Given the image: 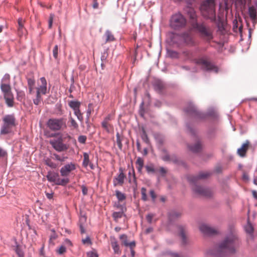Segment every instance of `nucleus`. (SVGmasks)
Masks as SVG:
<instances>
[{
  "instance_id": "obj_1",
  "label": "nucleus",
  "mask_w": 257,
  "mask_h": 257,
  "mask_svg": "<svg viewBox=\"0 0 257 257\" xmlns=\"http://www.w3.org/2000/svg\"><path fill=\"white\" fill-rule=\"evenodd\" d=\"M238 244L237 235L235 231L227 235L218 247L210 252L212 257H227L235 252V248Z\"/></svg>"
},
{
  "instance_id": "obj_2",
  "label": "nucleus",
  "mask_w": 257,
  "mask_h": 257,
  "mask_svg": "<svg viewBox=\"0 0 257 257\" xmlns=\"http://www.w3.org/2000/svg\"><path fill=\"white\" fill-rule=\"evenodd\" d=\"M200 11L202 16L212 22L216 21L215 0H205L202 2Z\"/></svg>"
},
{
  "instance_id": "obj_3",
  "label": "nucleus",
  "mask_w": 257,
  "mask_h": 257,
  "mask_svg": "<svg viewBox=\"0 0 257 257\" xmlns=\"http://www.w3.org/2000/svg\"><path fill=\"white\" fill-rule=\"evenodd\" d=\"M40 80L41 84L36 88V97L33 99V102L36 105L40 104L43 100L42 95H45L47 91V83L46 78L43 77L40 78Z\"/></svg>"
},
{
  "instance_id": "obj_4",
  "label": "nucleus",
  "mask_w": 257,
  "mask_h": 257,
  "mask_svg": "<svg viewBox=\"0 0 257 257\" xmlns=\"http://www.w3.org/2000/svg\"><path fill=\"white\" fill-rule=\"evenodd\" d=\"M186 20L181 14L178 13L173 15L170 20V27L176 30H179L185 27Z\"/></svg>"
},
{
  "instance_id": "obj_5",
  "label": "nucleus",
  "mask_w": 257,
  "mask_h": 257,
  "mask_svg": "<svg viewBox=\"0 0 257 257\" xmlns=\"http://www.w3.org/2000/svg\"><path fill=\"white\" fill-rule=\"evenodd\" d=\"M192 27L198 31L204 39L209 41L213 38L211 30L209 28L206 27L203 23H193Z\"/></svg>"
},
{
  "instance_id": "obj_6",
  "label": "nucleus",
  "mask_w": 257,
  "mask_h": 257,
  "mask_svg": "<svg viewBox=\"0 0 257 257\" xmlns=\"http://www.w3.org/2000/svg\"><path fill=\"white\" fill-rule=\"evenodd\" d=\"M47 127L53 131H58L66 127V121L64 118H50L47 122Z\"/></svg>"
},
{
  "instance_id": "obj_7",
  "label": "nucleus",
  "mask_w": 257,
  "mask_h": 257,
  "mask_svg": "<svg viewBox=\"0 0 257 257\" xmlns=\"http://www.w3.org/2000/svg\"><path fill=\"white\" fill-rule=\"evenodd\" d=\"M196 63L200 66L201 69L207 71L218 72V68L206 57H201L196 59Z\"/></svg>"
},
{
  "instance_id": "obj_8",
  "label": "nucleus",
  "mask_w": 257,
  "mask_h": 257,
  "mask_svg": "<svg viewBox=\"0 0 257 257\" xmlns=\"http://www.w3.org/2000/svg\"><path fill=\"white\" fill-rule=\"evenodd\" d=\"M1 88L4 93V98L9 107L14 105V96L11 91L10 84H1Z\"/></svg>"
},
{
  "instance_id": "obj_9",
  "label": "nucleus",
  "mask_w": 257,
  "mask_h": 257,
  "mask_svg": "<svg viewBox=\"0 0 257 257\" xmlns=\"http://www.w3.org/2000/svg\"><path fill=\"white\" fill-rule=\"evenodd\" d=\"M49 143L52 147L58 152H61L67 150V147L63 143L61 137L58 139L51 140Z\"/></svg>"
},
{
  "instance_id": "obj_10",
  "label": "nucleus",
  "mask_w": 257,
  "mask_h": 257,
  "mask_svg": "<svg viewBox=\"0 0 257 257\" xmlns=\"http://www.w3.org/2000/svg\"><path fill=\"white\" fill-rule=\"evenodd\" d=\"M193 190L195 194L200 196L210 197L213 194L212 191L210 189L201 186L195 185L193 187Z\"/></svg>"
},
{
  "instance_id": "obj_11",
  "label": "nucleus",
  "mask_w": 257,
  "mask_h": 257,
  "mask_svg": "<svg viewBox=\"0 0 257 257\" xmlns=\"http://www.w3.org/2000/svg\"><path fill=\"white\" fill-rule=\"evenodd\" d=\"M76 168V164L71 162L63 166L60 170L61 176L62 177L68 176L71 172Z\"/></svg>"
},
{
  "instance_id": "obj_12",
  "label": "nucleus",
  "mask_w": 257,
  "mask_h": 257,
  "mask_svg": "<svg viewBox=\"0 0 257 257\" xmlns=\"http://www.w3.org/2000/svg\"><path fill=\"white\" fill-rule=\"evenodd\" d=\"M199 229L203 234L208 235H215L218 233L217 229L205 224H201L199 226Z\"/></svg>"
},
{
  "instance_id": "obj_13",
  "label": "nucleus",
  "mask_w": 257,
  "mask_h": 257,
  "mask_svg": "<svg viewBox=\"0 0 257 257\" xmlns=\"http://www.w3.org/2000/svg\"><path fill=\"white\" fill-rule=\"evenodd\" d=\"M125 177L126 176L123 172V169L121 167L119 168V174L114 177L113 180L114 186H122L124 183V180Z\"/></svg>"
},
{
  "instance_id": "obj_14",
  "label": "nucleus",
  "mask_w": 257,
  "mask_h": 257,
  "mask_svg": "<svg viewBox=\"0 0 257 257\" xmlns=\"http://www.w3.org/2000/svg\"><path fill=\"white\" fill-rule=\"evenodd\" d=\"M210 175V173L209 172H201L197 176H189L188 180L190 182L195 183L199 179L206 178Z\"/></svg>"
},
{
  "instance_id": "obj_15",
  "label": "nucleus",
  "mask_w": 257,
  "mask_h": 257,
  "mask_svg": "<svg viewBox=\"0 0 257 257\" xmlns=\"http://www.w3.org/2000/svg\"><path fill=\"white\" fill-rule=\"evenodd\" d=\"M167 37L172 44H179L182 39V35L173 32L168 33Z\"/></svg>"
},
{
  "instance_id": "obj_16",
  "label": "nucleus",
  "mask_w": 257,
  "mask_h": 257,
  "mask_svg": "<svg viewBox=\"0 0 257 257\" xmlns=\"http://www.w3.org/2000/svg\"><path fill=\"white\" fill-rule=\"evenodd\" d=\"M182 39H183L184 43L188 46H193L195 44L193 38L190 33L186 32L182 34Z\"/></svg>"
},
{
  "instance_id": "obj_17",
  "label": "nucleus",
  "mask_w": 257,
  "mask_h": 257,
  "mask_svg": "<svg viewBox=\"0 0 257 257\" xmlns=\"http://www.w3.org/2000/svg\"><path fill=\"white\" fill-rule=\"evenodd\" d=\"M249 142L247 140L244 144H242L240 148L238 149L237 151V154L241 157H245L246 152L249 148Z\"/></svg>"
},
{
  "instance_id": "obj_18",
  "label": "nucleus",
  "mask_w": 257,
  "mask_h": 257,
  "mask_svg": "<svg viewBox=\"0 0 257 257\" xmlns=\"http://www.w3.org/2000/svg\"><path fill=\"white\" fill-rule=\"evenodd\" d=\"M248 14L253 23H255L257 19V4L255 7L251 6L248 8Z\"/></svg>"
},
{
  "instance_id": "obj_19",
  "label": "nucleus",
  "mask_w": 257,
  "mask_h": 257,
  "mask_svg": "<svg viewBox=\"0 0 257 257\" xmlns=\"http://www.w3.org/2000/svg\"><path fill=\"white\" fill-rule=\"evenodd\" d=\"M46 177L49 181L55 183L56 184V182L59 179V174L55 172L49 171L48 172Z\"/></svg>"
},
{
  "instance_id": "obj_20",
  "label": "nucleus",
  "mask_w": 257,
  "mask_h": 257,
  "mask_svg": "<svg viewBox=\"0 0 257 257\" xmlns=\"http://www.w3.org/2000/svg\"><path fill=\"white\" fill-rule=\"evenodd\" d=\"M4 122L11 126L15 125V118L14 115H7L3 118Z\"/></svg>"
},
{
  "instance_id": "obj_21",
  "label": "nucleus",
  "mask_w": 257,
  "mask_h": 257,
  "mask_svg": "<svg viewBox=\"0 0 257 257\" xmlns=\"http://www.w3.org/2000/svg\"><path fill=\"white\" fill-rule=\"evenodd\" d=\"M185 111L190 115L193 116L200 115L199 112L198 111L197 108L193 105H189L186 109Z\"/></svg>"
},
{
  "instance_id": "obj_22",
  "label": "nucleus",
  "mask_w": 257,
  "mask_h": 257,
  "mask_svg": "<svg viewBox=\"0 0 257 257\" xmlns=\"http://www.w3.org/2000/svg\"><path fill=\"white\" fill-rule=\"evenodd\" d=\"M178 229L179 231V235L182 239V242L183 244H186L187 242V237L186 231L184 228L182 226H179Z\"/></svg>"
},
{
  "instance_id": "obj_23",
  "label": "nucleus",
  "mask_w": 257,
  "mask_h": 257,
  "mask_svg": "<svg viewBox=\"0 0 257 257\" xmlns=\"http://www.w3.org/2000/svg\"><path fill=\"white\" fill-rule=\"evenodd\" d=\"M102 127L107 132L111 133L113 131V126L109 122L102 121L101 123Z\"/></svg>"
},
{
  "instance_id": "obj_24",
  "label": "nucleus",
  "mask_w": 257,
  "mask_h": 257,
  "mask_svg": "<svg viewBox=\"0 0 257 257\" xmlns=\"http://www.w3.org/2000/svg\"><path fill=\"white\" fill-rule=\"evenodd\" d=\"M68 104L73 111H75L80 109L81 103L78 101L71 100L69 102Z\"/></svg>"
},
{
  "instance_id": "obj_25",
  "label": "nucleus",
  "mask_w": 257,
  "mask_h": 257,
  "mask_svg": "<svg viewBox=\"0 0 257 257\" xmlns=\"http://www.w3.org/2000/svg\"><path fill=\"white\" fill-rule=\"evenodd\" d=\"M104 37H105V43L113 41L115 40L114 36L113 35L112 33L109 30H107L105 32L104 34Z\"/></svg>"
},
{
  "instance_id": "obj_26",
  "label": "nucleus",
  "mask_w": 257,
  "mask_h": 257,
  "mask_svg": "<svg viewBox=\"0 0 257 257\" xmlns=\"http://www.w3.org/2000/svg\"><path fill=\"white\" fill-rule=\"evenodd\" d=\"M189 148L192 152L197 153L200 151L202 147L200 143L197 142L194 146H189Z\"/></svg>"
},
{
  "instance_id": "obj_27",
  "label": "nucleus",
  "mask_w": 257,
  "mask_h": 257,
  "mask_svg": "<svg viewBox=\"0 0 257 257\" xmlns=\"http://www.w3.org/2000/svg\"><path fill=\"white\" fill-rule=\"evenodd\" d=\"M181 215V213L177 211H171L169 213V218L170 220H172L176 218H177L180 217Z\"/></svg>"
},
{
  "instance_id": "obj_28",
  "label": "nucleus",
  "mask_w": 257,
  "mask_h": 257,
  "mask_svg": "<svg viewBox=\"0 0 257 257\" xmlns=\"http://www.w3.org/2000/svg\"><path fill=\"white\" fill-rule=\"evenodd\" d=\"M116 142L118 148L120 150H121L122 148V145L121 142L124 139V137L123 136L120 135L119 134V133H116Z\"/></svg>"
},
{
  "instance_id": "obj_29",
  "label": "nucleus",
  "mask_w": 257,
  "mask_h": 257,
  "mask_svg": "<svg viewBox=\"0 0 257 257\" xmlns=\"http://www.w3.org/2000/svg\"><path fill=\"white\" fill-rule=\"evenodd\" d=\"M52 158L60 162H63L68 159V157L65 156H60L57 154L54 153L52 155Z\"/></svg>"
},
{
  "instance_id": "obj_30",
  "label": "nucleus",
  "mask_w": 257,
  "mask_h": 257,
  "mask_svg": "<svg viewBox=\"0 0 257 257\" xmlns=\"http://www.w3.org/2000/svg\"><path fill=\"white\" fill-rule=\"evenodd\" d=\"M83 158H83L82 165L84 167L86 168L88 166V165L90 163L89 156L88 154L87 153H83Z\"/></svg>"
},
{
  "instance_id": "obj_31",
  "label": "nucleus",
  "mask_w": 257,
  "mask_h": 257,
  "mask_svg": "<svg viewBox=\"0 0 257 257\" xmlns=\"http://www.w3.org/2000/svg\"><path fill=\"white\" fill-rule=\"evenodd\" d=\"M111 246L115 253H120V251L119 250V247L117 242L116 240H114L111 242Z\"/></svg>"
},
{
  "instance_id": "obj_32",
  "label": "nucleus",
  "mask_w": 257,
  "mask_h": 257,
  "mask_svg": "<svg viewBox=\"0 0 257 257\" xmlns=\"http://www.w3.org/2000/svg\"><path fill=\"white\" fill-rule=\"evenodd\" d=\"M115 195L117 199L119 201H122L126 198L125 194L118 190L115 191Z\"/></svg>"
},
{
  "instance_id": "obj_33",
  "label": "nucleus",
  "mask_w": 257,
  "mask_h": 257,
  "mask_svg": "<svg viewBox=\"0 0 257 257\" xmlns=\"http://www.w3.org/2000/svg\"><path fill=\"white\" fill-rule=\"evenodd\" d=\"M12 127L10 125H9L4 123L3 126L1 129V134H7L10 132V129Z\"/></svg>"
},
{
  "instance_id": "obj_34",
  "label": "nucleus",
  "mask_w": 257,
  "mask_h": 257,
  "mask_svg": "<svg viewBox=\"0 0 257 257\" xmlns=\"http://www.w3.org/2000/svg\"><path fill=\"white\" fill-rule=\"evenodd\" d=\"M154 85L155 88L158 91L162 90L164 87L163 83L160 81H156L154 83Z\"/></svg>"
},
{
  "instance_id": "obj_35",
  "label": "nucleus",
  "mask_w": 257,
  "mask_h": 257,
  "mask_svg": "<svg viewBox=\"0 0 257 257\" xmlns=\"http://www.w3.org/2000/svg\"><path fill=\"white\" fill-rule=\"evenodd\" d=\"M188 15H189L190 18L192 20H196L197 18L196 14L194 10L192 8H189L188 11Z\"/></svg>"
},
{
  "instance_id": "obj_36",
  "label": "nucleus",
  "mask_w": 257,
  "mask_h": 257,
  "mask_svg": "<svg viewBox=\"0 0 257 257\" xmlns=\"http://www.w3.org/2000/svg\"><path fill=\"white\" fill-rule=\"evenodd\" d=\"M123 215V212H114L112 214V217L115 221H117L119 218H120Z\"/></svg>"
},
{
  "instance_id": "obj_37",
  "label": "nucleus",
  "mask_w": 257,
  "mask_h": 257,
  "mask_svg": "<svg viewBox=\"0 0 257 257\" xmlns=\"http://www.w3.org/2000/svg\"><path fill=\"white\" fill-rule=\"evenodd\" d=\"M45 164L46 165L48 166L49 167H51L53 169H55L57 167V165L52 161V160L50 159H47L45 160Z\"/></svg>"
},
{
  "instance_id": "obj_38",
  "label": "nucleus",
  "mask_w": 257,
  "mask_h": 257,
  "mask_svg": "<svg viewBox=\"0 0 257 257\" xmlns=\"http://www.w3.org/2000/svg\"><path fill=\"white\" fill-rule=\"evenodd\" d=\"M69 179L68 178H63L62 179H60L59 178L58 180V181L56 182L57 185H66L69 182Z\"/></svg>"
},
{
  "instance_id": "obj_39",
  "label": "nucleus",
  "mask_w": 257,
  "mask_h": 257,
  "mask_svg": "<svg viewBox=\"0 0 257 257\" xmlns=\"http://www.w3.org/2000/svg\"><path fill=\"white\" fill-rule=\"evenodd\" d=\"M1 84H10V76L8 74H5L2 79Z\"/></svg>"
},
{
  "instance_id": "obj_40",
  "label": "nucleus",
  "mask_w": 257,
  "mask_h": 257,
  "mask_svg": "<svg viewBox=\"0 0 257 257\" xmlns=\"http://www.w3.org/2000/svg\"><path fill=\"white\" fill-rule=\"evenodd\" d=\"M75 115L77 116L78 119L81 122L83 121V116L82 113L81 112L80 109L74 111Z\"/></svg>"
},
{
  "instance_id": "obj_41",
  "label": "nucleus",
  "mask_w": 257,
  "mask_h": 257,
  "mask_svg": "<svg viewBox=\"0 0 257 257\" xmlns=\"http://www.w3.org/2000/svg\"><path fill=\"white\" fill-rule=\"evenodd\" d=\"M141 138L142 140L147 144L149 143V139L148 138V135L144 128L142 129V134L141 135Z\"/></svg>"
},
{
  "instance_id": "obj_42",
  "label": "nucleus",
  "mask_w": 257,
  "mask_h": 257,
  "mask_svg": "<svg viewBox=\"0 0 257 257\" xmlns=\"http://www.w3.org/2000/svg\"><path fill=\"white\" fill-rule=\"evenodd\" d=\"M69 121L71 124V126L72 127L73 129H78V123L74 120V119L73 117H72L71 116L69 117Z\"/></svg>"
},
{
  "instance_id": "obj_43",
  "label": "nucleus",
  "mask_w": 257,
  "mask_h": 257,
  "mask_svg": "<svg viewBox=\"0 0 257 257\" xmlns=\"http://www.w3.org/2000/svg\"><path fill=\"white\" fill-rule=\"evenodd\" d=\"M25 94L24 91H20L17 92V99L19 101H23L25 99Z\"/></svg>"
},
{
  "instance_id": "obj_44",
  "label": "nucleus",
  "mask_w": 257,
  "mask_h": 257,
  "mask_svg": "<svg viewBox=\"0 0 257 257\" xmlns=\"http://www.w3.org/2000/svg\"><path fill=\"white\" fill-rule=\"evenodd\" d=\"M245 230L246 232L249 234H251L253 232V226L249 222H248L246 225L245 226Z\"/></svg>"
},
{
  "instance_id": "obj_45",
  "label": "nucleus",
  "mask_w": 257,
  "mask_h": 257,
  "mask_svg": "<svg viewBox=\"0 0 257 257\" xmlns=\"http://www.w3.org/2000/svg\"><path fill=\"white\" fill-rule=\"evenodd\" d=\"M141 195L142 199L144 201H146L148 200L147 195V189L144 187H143L141 189Z\"/></svg>"
},
{
  "instance_id": "obj_46",
  "label": "nucleus",
  "mask_w": 257,
  "mask_h": 257,
  "mask_svg": "<svg viewBox=\"0 0 257 257\" xmlns=\"http://www.w3.org/2000/svg\"><path fill=\"white\" fill-rule=\"evenodd\" d=\"M120 239L121 240L122 243L125 245L127 246L128 245V242L127 240V236L125 234H121L119 236Z\"/></svg>"
},
{
  "instance_id": "obj_47",
  "label": "nucleus",
  "mask_w": 257,
  "mask_h": 257,
  "mask_svg": "<svg viewBox=\"0 0 257 257\" xmlns=\"http://www.w3.org/2000/svg\"><path fill=\"white\" fill-rule=\"evenodd\" d=\"M148 173H155L157 170L155 169L153 165H147L145 167Z\"/></svg>"
},
{
  "instance_id": "obj_48",
  "label": "nucleus",
  "mask_w": 257,
  "mask_h": 257,
  "mask_svg": "<svg viewBox=\"0 0 257 257\" xmlns=\"http://www.w3.org/2000/svg\"><path fill=\"white\" fill-rule=\"evenodd\" d=\"M87 217L84 215H81L79 218V225H84L86 222Z\"/></svg>"
},
{
  "instance_id": "obj_49",
  "label": "nucleus",
  "mask_w": 257,
  "mask_h": 257,
  "mask_svg": "<svg viewBox=\"0 0 257 257\" xmlns=\"http://www.w3.org/2000/svg\"><path fill=\"white\" fill-rule=\"evenodd\" d=\"M28 86H35V80L33 77L27 78Z\"/></svg>"
},
{
  "instance_id": "obj_50",
  "label": "nucleus",
  "mask_w": 257,
  "mask_h": 257,
  "mask_svg": "<svg viewBox=\"0 0 257 257\" xmlns=\"http://www.w3.org/2000/svg\"><path fill=\"white\" fill-rule=\"evenodd\" d=\"M24 21L23 20V19H22V18L19 19V20H18V25H19L18 31L19 32L22 31V30H23V26H24Z\"/></svg>"
},
{
  "instance_id": "obj_51",
  "label": "nucleus",
  "mask_w": 257,
  "mask_h": 257,
  "mask_svg": "<svg viewBox=\"0 0 257 257\" xmlns=\"http://www.w3.org/2000/svg\"><path fill=\"white\" fill-rule=\"evenodd\" d=\"M56 252L59 254H62L66 252V247L64 245H61L57 249Z\"/></svg>"
},
{
  "instance_id": "obj_52",
  "label": "nucleus",
  "mask_w": 257,
  "mask_h": 257,
  "mask_svg": "<svg viewBox=\"0 0 257 257\" xmlns=\"http://www.w3.org/2000/svg\"><path fill=\"white\" fill-rule=\"evenodd\" d=\"M58 47L56 45L53 49V55L55 59L58 57Z\"/></svg>"
},
{
  "instance_id": "obj_53",
  "label": "nucleus",
  "mask_w": 257,
  "mask_h": 257,
  "mask_svg": "<svg viewBox=\"0 0 257 257\" xmlns=\"http://www.w3.org/2000/svg\"><path fill=\"white\" fill-rule=\"evenodd\" d=\"M87 138L85 136H80L78 138V142L82 144H84L85 143L86 141Z\"/></svg>"
},
{
  "instance_id": "obj_54",
  "label": "nucleus",
  "mask_w": 257,
  "mask_h": 257,
  "mask_svg": "<svg viewBox=\"0 0 257 257\" xmlns=\"http://www.w3.org/2000/svg\"><path fill=\"white\" fill-rule=\"evenodd\" d=\"M144 162L143 159L139 157L136 161L137 166H144Z\"/></svg>"
},
{
  "instance_id": "obj_55",
  "label": "nucleus",
  "mask_w": 257,
  "mask_h": 257,
  "mask_svg": "<svg viewBox=\"0 0 257 257\" xmlns=\"http://www.w3.org/2000/svg\"><path fill=\"white\" fill-rule=\"evenodd\" d=\"M154 216H155L154 214H152V213L148 214L147 215L146 219H147V221L149 223H151L152 222V219H153V217H154Z\"/></svg>"
},
{
  "instance_id": "obj_56",
  "label": "nucleus",
  "mask_w": 257,
  "mask_h": 257,
  "mask_svg": "<svg viewBox=\"0 0 257 257\" xmlns=\"http://www.w3.org/2000/svg\"><path fill=\"white\" fill-rule=\"evenodd\" d=\"M7 155V152L0 147V158H3Z\"/></svg>"
},
{
  "instance_id": "obj_57",
  "label": "nucleus",
  "mask_w": 257,
  "mask_h": 257,
  "mask_svg": "<svg viewBox=\"0 0 257 257\" xmlns=\"http://www.w3.org/2000/svg\"><path fill=\"white\" fill-rule=\"evenodd\" d=\"M113 115L111 114H108L103 119V121H105L106 122H109L113 119Z\"/></svg>"
},
{
  "instance_id": "obj_58",
  "label": "nucleus",
  "mask_w": 257,
  "mask_h": 257,
  "mask_svg": "<svg viewBox=\"0 0 257 257\" xmlns=\"http://www.w3.org/2000/svg\"><path fill=\"white\" fill-rule=\"evenodd\" d=\"M82 242L83 244H91V240L89 237H87L85 239H83Z\"/></svg>"
},
{
  "instance_id": "obj_59",
  "label": "nucleus",
  "mask_w": 257,
  "mask_h": 257,
  "mask_svg": "<svg viewBox=\"0 0 257 257\" xmlns=\"http://www.w3.org/2000/svg\"><path fill=\"white\" fill-rule=\"evenodd\" d=\"M150 194L151 197L152 198V200L154 201L157 197V196L155 193V191L153 190H151L150 191Z\"/></svg>"
},
{
  "instance_id": "obj_60",
  "label": "nucleus",
  "mask_w": 257,
  "mask_h": 257,
  "mask_svg": "<svg viewBox=\"0 0 257 257\" xmlns=\"http://www.w3.org/2000/svg\"><path fill=\"white\" fill-rule=\"evenodd\" d=\"M158 171L162 176H164L167 173L166 170L163 167H160L158 170Z\"/></svg>"
},
{
  "instance_id": "obj_61",
  "label": "nucleus",
  "mask_w": 257,
  "mask_h": 257,
  "mask_svg": "<svg viewBox=\"0 0 257 257\" xmlns=\"http://www.w3.org/2000/svg\"><path fill=\"white\" fill-rule=\"evenodd\" d=\"M81 188L82 189V192L83 194L84 195H87L88 192L87 188L84 185L81 186Z\"/></svg>"
},
{
  "instance_id": "obj_62",
  "label": "nucleus",
  "mask_w": 257,
  "mask_h": 257,
  "mask_svg": "<svg viewBox=\"0 0 257 257\" xmlns=\"http://www.w3.org/2000/svg\"><path fill=\"white\" fill-rule=\"evenodd\" d=\"M53 17L54 16L53 15H51L50 16V18H49V28H51L52 27V23H53Z\"/></svg>"
},
{
  "instance_id": "obj_63",
  "label": "nucleus",
  "mask_w": 257,
  "mask_h": 257,
  "mask_svg": "<svg viewBox=\"0 0 257 257\" xmlns=\"http://www.w3.org/2000/svg\"><path fill=\"white\" fill-rule=\"evenodd\" d=\"M235 4L240 6L245 5V0H235Z\"/></svg>"
},
{
  "instance_id": "obj_64",
  "label": "nucleus",
  "mask_w": 257,
  "mask_h": 257,
  "mask_svg": "<svg viewBox=\"0 0 257 257\" xmlns=\"http://www.w3.org/2000/svg\"><path fill=\"white\" fill-rule=\"evenodd\" d=\"M88 257H98V255L96 253L91 251L88 253Z\"/></svg>"
}]
</instances>
